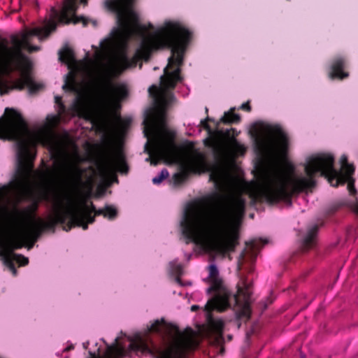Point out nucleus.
I'll return each instance as SVG.
<instances>
[{"label": "nucleus", "instance_id": "16", "mask_svg": "<svg viewBox=\"0 0 358 358\" xmlns=\"http://www.w3.org/2000/svg\"><path fill=\"white\" fill-rule=\"evenodd\" d=\"M67 168L69 174L64 183L65 189L71 190L79 189L85 184L83 177L87 169H83L77 164H71ZM88 169L93 171L92 166H89Z\"/></svg>", "mask_w": 358, "mask_h": 358}, {"label": "nucleus", "instance_id": "24", "mask_svg": "<svg viewBox=\"0 0 358 358\" xmlns=\"http://www.w3.org/2000/svg\"><path fill=\"white\" fill-rule=\"evenodd\" d=\"M210 180L213 181L217 189H220L222 181V173L220 169H215L210 174Z\"/></svg>", "mask_w": 358, "mask_h": 358}, {"label": "nucleus", "instance_id": "23", "mask_svg": "<svg viewBox=\"0 0 358 358\" xmlns=\"http://www.w3.org/2000/svg\"><path fill=\"white\" fill-rule=\"evenodd\" d=\"M268 243L267 239H253L249 242H246V245L250 248L252 255L254 256V259L257 255V252L264 245Z\"/></svg>", "mask_w": 358, "mask_h": 358}, {"label": "nucleus", "instance_id": "6", "mask_svg": "<svg viewBox=\"0 0 358 358\" xmlns=\"http://www.w3.org/2000/svg\"><path fill=\"white\" fill-rule=\"evenodd\" d=\"M36 209L37 205L36 204L29 206L23 210L15 209L13 222L17 228V236L6 242L0 240V256L2 257L4 264L14 275L17 274L15 262L20 266L29 264L27 257L16 254L14 251L24 245L28 250H30L45 231H55V229L43 228V224L38 221L42 219L35 215L34 212Z\"/></svg>", "mask_w": 358, "mask_h": 358}, {"label": "nucleus", "instance_id": "21", "mask_svg": "<svg viewBox=\"0 0 358 358\" xmlns=\"http://www.w3.org/2000/svg\"><path fill=\"white\" fill-rule=\"evenodd\" d=\"M97 215H103V217L109 220H115L118 215L117 209L112 205H106L103 208H100L96 212Z\"/></svg>", "mask_w": 358, "mask_h": 358}, {"label": "nucleus", "instance_id": "13", "mask_svg": "<svg viewBox=\"0 0 358 358\" xmlns=\"http://www.w3.org/2000/svg\"><path fill=\"white\" fill-rule=\"evenodd\" d=\"M96 166L101 173H106L117 171L122 173H127L129 171L125 157L122 151L113 155H106L96 161Z\"/></svg>", "mask_w": 358, "mask_h": 358}, {"label": "nucleus", "instance_id": "18", "mask_svg": "<svg viewBox=\"0 0 358 358\" xmlns=\"http://www.w3.org/2000/svg\"><path fill=\"white\" fill-rule=\"evenodd\" d=\"M317 231V225H314L310 229H309L301 244V248L303 252L308 251L314 246L316 241Z\"/></svg>", "mask_w": 358, "mask_h": 358}, {"label": "nucleus", "instance_id": "12", "mask_svg": "<svg viewBox=\"0 0 358 358\" xmlns=\"http://www.w3.org/2000/svg\"><path fill=\"white\" fill-rule=\"evenodd\" d=\"M182 150L188 155L189 160L182 164L180 166V172L173 176V181L175 185L182 184L187 180L191 173L196 172V168L205 163V155L196 150L192 143L189 142L187 148H183Z\"/></svg>", "mask_w": 358, "mask_h": 358}, {"label": "nucleus", "instance_id": "36", "mask_svg": "<svg viewBox=\"0 0 358 358\" xmlns=\"http://www.w3.org/2000/svg\"><path fill=\"white\" fill-rule=\"evenodd\" d=\"M77 106L78 108H83V103L81 102H78Z\"/></svg>", "mask_w": 358, "mask_h": 358}, {"label": "nucleus", "instance_id": "30", "mask_svg": "<svg viewBox=\"0 0 358 358\" xmlns=\"http://www.w3.org/2000/svg\"><path fill=\"white\" fill-rule=\"evenodd\" d=\"M245 250H244L239 255L238 259V270L240 271L245 262Z\"/></svg>", "mask_w": 358, "mask_h": 358}, {"label": "nucleus", "instance_id": "28", "mask_svg": "<svg viewBox=\"0 0 358 358\" xmlns=\"http://www.w3.org/2000/svg\"><path fill=\"white\" fill-rule=\"evenodd\" d=\"M169 176V172L166 169L162 170L160 173L152 178V182L155 185L160 184L164 179H166Z\"/></svg>", "mask_w": 358, "mask_h": 358}, {"label": "nucleus", "instance_id": "38", "mask_svg": "<svg viewBox=\"0 0 358 358\" xmlns=\"http://www.w3.org/2000/svg\"><path fill=\"white\" fill-rule=\"evenodd\" d=\"M91 182H92V178H91V177H90L89 178V182L91 183Z\"/></svg>", "mask_w": 358, "mask_h": 358}, {"label": "nucleus", "instance_id": "37", "mask_svg": "<svg viewBox=\"0 0 358 358\" xmlns=\"http://www.w3.org/2000/svg\"><path fill=\"white\" fill-rule=\"evenodd\" d=\"M231 338H232V336H231V335H229V336H228V339H229V341H231Z\"/></svg>", "mask_w": 358, "mask_h": 358}, {"label": "nucleus", "instance_id": "10", "mask_svg": "<svg viewBox=\"0 0 358 358\" xmlns=\"http://www.w3.org/2000/svg\"><path fill=\"white\" fill-rule=\"evenodd\" d=\"M130 345L134 350L150 352L157 358H187V354L194 350L197 343L189 337L181 338L166 347H150L141 339L131 343Z\"/></svg>", "mask_w": 358, "mask_h": 358}, {"label": "nucleus", "instance_id": "5", "mask_svg": "<svg viewBox=\"0 0 358 358\" xmlns=\"http://www.w3.org/2000/svg\"><path fill=\"white\" fill-rule=\"evenodd\" d=\"M218 275L219 271L217 266L214 264L210 265V287L208 288L207 292L208 294L215 292V295L208 301L205 306L208 322L205 334L213 345L220 348L219 354L222 355L224 352L223 346L224 324L221 320H215L211 313L214 310L219 312L224 311L230 307V301L233 300L234 306L240 309L239 317L249 320L251 315V292L250 290V285L245 280H242V285H238L237 293L232 295L229 290L224 287Z\"/></svg>", "mask_w": 358, "mask_h": 358}, {"label": "nucleus", "instance_id": "29", "mask_svg": "<svg viewBox=\"0 0 358 358\" xmlns=\"http://www.w3.org/2000/svg\"><path fill=\"white\" fill-rule=\"evenodd\" d=\"M347 205L358 216V201H357V199L355 198V201L347 203Z\"/></svg>", "mask_w": 358, "mask_h": 358}, {"label": "nucleus", "instance_id": "22", "mask_svg": "<svg viewBox=\"0 0 358 358\" xmlns=\"http://www.w3.org/2000/svg\"><path fill=\"white\" fill-rule=\"evenodd\" d=\"M63 88L69 92H76L77 90L76 74L73 71H70L66 75Z\"/></svg>", "mask_w": 358, "mask_h": 358}, {"label": "nucleus", "instance_id": "7", "mask_svg": "<svg viewBox=\"0 0 358 358\" xmlns=\"http://www.w3.org/2000/svg\"><path fill=\"white\" fill-rule=\"evenodd\" d=\"M150 96L157 104L146 114L143 120V133L148 139L153 137L150 145L149 141L145 145V150L150 157L151 164L157 165L162 159H174L178 158L177 146L174 142L176 133L166 127V113L164 108L158 103L159 90L153 85L148 89Z\"/></svg>", "mask_w": 358, "mask_h": 358}, {"label": "nucleus", "instance_id": "15", "mask_svg": "<svg viewBox=\"0 0 358 358\" xmlns=\"http://www.w3.org/2000/svg\"><path fill=\"white\" fill-rule=\"evenodd\" d=\"M213 120L208 116L201 121V125L207 131L208 136L203 140V145L206 148L213 150L214 148H222V139L224 136H228L229 131L227 129H219L216 126L215 129H213L208 124V122H213ZM219 149L215 150V154L217 155Z\"/></svg>", "mask_w": 358, "mask_h": 358}, {"label": "nucleus", "instance_id": "34", "mask_svg": "<svg viewBox=\"0 0 358 358\" xmlns=\"http://www.w3.org/2000/svg\"><path fill=\"white\" fill-rule=\"evenodd\" d=\"M199 308V306H197V305H193V306H192V307H191V310H192V311H196V310H197Z\"/></svg>", "mask_w": 358, "mask_h": 358}, {"label": "nucleus", "instance_id": "8", "mask_svg": "<svg viewBox=\"0 0 358 358\" xmlns=\"http://www.w3.org/2000/svg\"><path fill=\"white\" fill-rule=\"evenodd\" d=\"M96 206L92 202L90 205L86 203H76L69 193H66L63 198L57 197V203L54 214L50 217L47 222L43 220L38 221L43 228L55 229L57 224L63 225V230L70 231L72 228L78 227L87 230L88 224L95 222V217L98 216Z\"/></svg>", "mask_w": 358, "mask_h": 358}, {"label": "nucleus", "instance_id": "9", "mask_svg": "<svg viewBox=\"0 0 358 358\" xmlns=\"http://www.w3.org/2000/svg\"><path fill=\"white\" fill-rule=\"evenodd\" d=\"M266 131L269 136H257L255 140V148L262 156L271 155L277 159L287 158L289 151V138L280 125L268 126Z\"/></svg>", "mask_w": 358, "mask_h": 358}, {"label": "nucleus", "instance_id": "17", "mask_svg": "<svg viewBox=\"0 0 358 358\" xmlns=\"http://www.w3.org/2000/svg\"><path fill=\"white\" fill-rule=\"evenodd\" d=\"M348 66L347 59L343 56H336L333 58L331 64V71L329 78L332 80H343L349 76V73L345 71Z\"/></svg>", "mask_w": 358, "mask_h": 358}, {"label": "nucleus", "instance_id": "32", "mask_svg": "<svg viewBox=\"0 0 358 358\" xmlns=\"http://www.w3.org/2000/svg\"><path fill=\"white\" fill-rule=\"evenodd\" d=\"M240 109L243 110H245L247 112H250L252 108H251V106H250V101H248L247 102L245 103H243L241 106H240Z\"/></svg>", "mask_w": 358, "mask_h": 358}, {"label": "nucleus", "instance_id": "3", "mask_svg": "<svg viewBox=\"0 0 358 358\" xmlns=\"http://www.w3.org/2000/svg\"><path fill=\"white\" fill-rule=\"evenodd\" d=\"M341 169L336 170L334 157L331 154L320 153L310 157L305 165L306 177H295L288 174L277 164L262 166L259 170V178L255 192L252 194L255 201L266 202L275 205L281 201L292 204V196L313 188L317 173L328 179L334 187L348 184L351 195L357 190L355 187V167L348 162V156L343 155L340 159Z\"/></svg>", "mask_w": 358, "mask_h": 358}, {"label": "nucleus", "instance_id": "39", "mask_svg": "<svg viewBox=\"0 0 358 358\" xmlns=\"http://www.w3.org/2000/svg\"><path fill=\"white\" fill-rule=\"evenodd\" d=\"M208 108H206V113H208Z\"/></svg>", "mask_w": 358, "mask_h": 358}, {"label": "nucleus", "instance_id": "33", "mask_svg": "<svg viewBox=\"0 0 358 358\" xmlns=\"http://www.w3.org/2000/svg\"><path fill=\"white\" fill-rule=\"evenodd\" d=\"M55 103L58 105H59L62 108H64V106L62 103V98L60 96H55Z\"/></svg>", "mask_w": 358, "mask_h": 358}, {"label": "nucleus", "instance_id": "20", "mask_svg": "<svg viewBox=\"0 0 358 358\" xmlns=\"http://www.w3.org/2000/svg\"><path fill=\"white\" fill-rule=\"evenodd\" d=\"M58 54L60 62L67 64L69 66L76 63L75 53L73 50L68 46H65L63 49L60 50Z\"/></svg>", "mask_w": 358, "mask_h": 358}, {"label": "nucleus", "instance_id": "19", "mask_svg": "<svg viewBox=\"0 0 358 358\" xmlns=\"http://www.w3.org/2000/svg\"><path fill=\"white\" fill-rule=\"evenodd\" d=\"M235 110V108H231L227 112H224L223 116L216 122V126L219 127L220 124H238L241 122V116L234 113Z\"/></svg>", "mask_w": 358, "mask_h": 358}, {"label": "nucleus", "instance_id": "2", "mask_svg": "<svg viewBox=\"0 0 358 358\" xmlns=\"http://www.w3.org/2000/svg\"><path fill=\"white\" fill-rule=\"evenodd\" d=\"M245 204L241 195L220 192L188 203L180 222L186 244L199 245L211 237L213 251L222 255L234 252L239 244L238 224L244 216Z\"/></svg>", "mask_w": 358, "mask_h": 358}, {"label": "nucleus", "instance_id": "35", "mask_svg": "<svg viewBox=\"0 0 358 358\" xmlns=\"http://www.w3.org/2000/svg\"><path fill=\"white\" fill-rule=\"evenodd\" d=\"M73 348H74V347H73V345H71V346L67 347V348L65 349V350H66V351H69V350H72V349H73Z\"/></svg>", "mask_w": 358, "mask_h": 358}, {"label": "nucleus", "instance_id": "14", "mask_svg": "<svg viewBox=\"0 0 358 358\" xmlns=\"http://www.w3.org/2000/svg\"><path fill=\"white\" fill-rule=\"evenodd\" d=\"M101 96L115 103H119L128 96V90L124 85H115L108 77L101 79L100 83Z\"/></svg>", "mask_w": 358, "mask_h": 358}, {"label": "nucleus", "instance_id": "4", "mask_svg": "<svg viewBox=\"0 0 358 358\" xmlns=\"http://www.w3.org/2000/svg\"><path fill=\"white\" fill-rule=\"evenodd\" d=\"M0 138L15 141L17 146V170L10 185L0 187V199L7 197L10 189H29L30 172L35 155L31 148L38 145H50V134L44 131H32L21 115L14 108H6L0 117Z\"/></svg>", "mask_w": 358, "mask_h": 358}, {"label": "nucleus", "instance_id": "40", "mask_svg": "<svg viewBox=\"0 0 358 358\" xmlns=\"http://www.w3.org/2000/svg\"><path fill=\"white\" fill-rule=\"evenodd\" d=\"M303 358V357H302Z\"/></svg>", "mask_w": 358, "mask_h": 358}, {"label": "nucleus", "instance_id": "31", "mask_svg": "<svg viewBox=\"0 0 358 358\" xmlns=\"http://www.w3.org/2000/svg\"><path fill=\"white\" fill-rule=\"evenodd\" d=\"M130 124V120L120 121L119 123V127L122 130L126 129Z\"/></svg>", "mask_w": 358, "mask_h": 358}, {"label": "nucleus", "instance_id": "1", "mask_svg": "<svg viewBox=\"0 0 358 358\" xmlns=\"http://www.w3.org/2000/svg\"><path fill=\"white\" fill-rule=\"evenodd\" d=\"M136 0H106V7L116 13L118 27L114 29L112 39L109 43L120 50L118 62L122 69L135 67L141 60L148 61L153 50L168 48L171 55L168 64L160 77L163 87L173 90L182 78L180 67L183 64L184 55L192 37V33L180 23L167 22L155 36L144 38L136 49L135 54L129 58L127 54L129 40L145 30L139 24L138 17L131 12Z\"/></svg>", "mask_w": 358, "mask_h": 358}, {"label": "nucleus", "instance_id": "11", "mask_svg": "<svg viewBox=\"0 0 358 358\" xmlns=\"http://www.w3.org/2000/svg\"><path fill=\"white\" fill-rule=\"evenodd\" d=\"M229 131L228 136H224L222 139V148H218L219 151L217 155L215 154L214 148L212 150L213 155L215 162L219 165H224L234 160L238 156L244 155L246 149L245 146L241 144L236 138L238 133L236 129H227Z\"/></svg>", "mask_w": 358, "mask_h": 358}, {"label": "nucleus", "instance_id": "26", "mask_svg": "<svg viewBox=\"0 0 358 358\" xmlns=\"http://www.w3.org/2000/svg\"><path fill=\"white\" fill-rule=\"evenodd\" d=\"M166 325L164 319L157 320L150 326L148 331L152 333H161L162 331V329Z\"/></svg>", "mask_w": 358, "mask_h": 358}, {"label": "nucleus", "instance_id": "25", "mask_svg": "<svg viewBox=\"0 0 358 358\" xmlns=\"http://www.w3.org/2000/svg\"><path fill=\"white\" fill-rule=\"evenodd\" d=\"M170 271L171 274L176 276V280L178 283H180V275H182V266L181 264H176L175 262L170 263Z\"/></svg>", "mask_w": 358, "mask_h": 358}, {"label": "nucleus", "instance_id": "27", "mask_svg": "<svg viewBox=\"0 0 358 358\" xmlns=\"http://www.w3.org/2000/svg\"><path fill=\"white\" fill-rule=\"evenodd\" d=\"M60 119H61V117H60L59 115H48L46 117L48 127L50 129H54L55 127H57L59 124V123L60 122Z\"/></svg>", "mask_w": 358, "mask_h": 358}]
</instances>
